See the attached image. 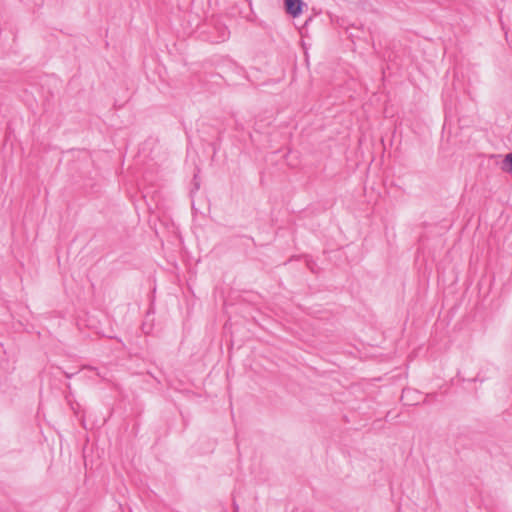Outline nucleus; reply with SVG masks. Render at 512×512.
<instances>
[{
    "label": "nucleus",
    "mask_w": 512,
    "mask_h": 512,
    "mask_svg": "<svg viewBox=\"0 0 512 512\" xmlns=\"http://www.w3.org/2000/svg\"><path fill=\"white\" fill-rule=\"evenodd\" d=\"M67 378H72L76 373L63 372Z\"/></svg>",
    "instance_id": "nucleus-3"
},
{
    "label": "nucleus",
    "mask_w": 512,
    "mask_h": 512,
    "mask_svg": "<svg viewBox=\"0 0 512 512\" xmlns=\"http://www.w3.org/2000/svg\"><path fill=\"white\" fill-rule=\"evenodd\" d=\"M245 237L254 243V238L253 237H251V236H245Z\"/></svg>",
    "instance_id": "nucleus-4"
},
{
    "label": "nucleus",
    "mask_w": 512,
    "mask_h": 512,
    "mask_svg": "<svg viewBox=\"0 0 512 512\" xmlns=\"http://www.w3.org/2000/svg\"><path fill=\"white\" fill-rule=\"evenodd\" d=\"M503 170L506 172H512V153L505 156L503 161Z\"/></svg>",
    "instance_id": "nucleus-2"
},
{
    "label": "nucleus",
    "mask_w": 512,
    "mask_h": 512,
    "mask_svg": "<svg viewBox=\"0 0 512 512\" xmlns=\"http://www.w3.org/2000/svg\"><path fill=\"white\" fill-rule=\"evenodd\" d=\"M285 11L292 17H298L302 11L304 2L302 0H284Z\"/></svg>",
    "instance_id": "nucleus-1"
}]
</instances>
